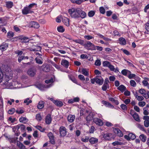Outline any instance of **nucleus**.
<instances>
[{"mask_svg": "<svg viewBox=\"0 0 149 149\" xmlns=\"http://www.w3.org/2000/svg\"><path fill=\"white\" fill-rule=\"evenodd\" d=\"M62 21L64 24L67 26H69V23L68 19L65 17H63L62 18Z\"/></svg>", "mask_w": 149, "mask_h": 149, "instance_id": "2eb2a0df", "label": "nucleus"}, {"mask_svg": "<svg viewBox=\"0 0 149 149\" xmlns=\"http://www.w3.org/2000/svg\"><path fill=\"white\" fill-rule=\"evenodd\" d=\"M17 130H19L21 131L24 130L25 129V127L24 125L19 124L16 127Z\"/></svg>", "mask_w": 149, "mask_h": 149, "instance_id": "bb28decb", "label": "nucleus"}, {"mask_svg": "<svg viewBox=\"0 0 149 149\" xmlns=\"http://www.w3.org/2000/svg\"><path fill=\"white\" fill-rule=\"evenodd\" d=\"M114 132L119 136H122L123 134L122 132L118 128H115L113 130Z\"/></svg>", "mask_w": 149, "mask_h": 149, "instance_id": "1a4fd4ad", "label": "nucleus"}, {"mask_svg": "<svg viewBox=\"0 0 149 149\" xmlns=\"http://www.w3.org/2000/svg\"><path fill=\"white\" fill-rule=\"evenodd\" d=\"M36 127L37 128V129L39 130L41 132H43L45 130L44 128H42L40 126H36Z\"/></svg>", "mask_w": 149, "mask_h": 149, "instance_id": "6e6d98bb", "label": "nucleus"}, {"mask_svg": "<svg viewBox=\"0 0 149 149\" xmlns=\"http://www.w3.org/2000/svg\"><path fill=\"white\" fill-rule=\"evenodd\" d=\"M139 138L140 140L143 142H144L146 141V136L143 134L139 136Z\"/></svg>", "mask_w": 149, "mask_h": 149, "instance_id": "2f4dec72", "label": "nucleus"}, {"mask_svg": "<svg viewBox=\"0 0 149 149\" xmlns=\"http://www.w3.org/2000/svg\"><path fill=\"white\" fill-rule=\"evenodd\" d=\"M44 102L42 101H40L39 102L38 105V107L39 109H41L44 107Z\"/></svg>", "mask_w": 149, "mask_h": 149, "instance_id": "cd10ccee", "label": "nucleus"}, {"mask_svg": "<svg viewBox=\"0 0 149 149\" xmlns=\"http://www.w3.org/2000/svg\"><path fill=\"white\" fill-rule=\"evenodd\" d=\"M118 89L120 91L122 92H123L126 90V88L123 85H121L118 87Z\"/></svg>", "mask_w": 149, "mask_h": 149, "instance_id": "c85d7f7f", "label": "nucleus"}, {"mask_svg": "<svg viewBox=\"0 0 149 149\" xmlns=\"http://www.w3.org/2000/svg\"><path fill=\"white\" fill-rule=\"evenodd\" d=\"M91 83L93 84L96 82L97 84H103L104 79L101 76H97L96 77L91 79Z\"/></svg>", "mask_w": 149, "mask_h": 149, "instance_id": "f257e3e1", "label": "nucleus"}, {"mask_svg": "<svg viewBox=\"0 0 149 149\" xmlns=\"http://www.w3.org/2000/svg\"><path fill=\"white\" fill-rule=\"evenodd\" d=\"M138 127L141 130H142V131L144 132L146 131L143 125H141L140 124H139L138 125Z\"/></svg>", "mask_w": 149, "mask_h": 149, "instance_id": "13d9d810", "label": "nucleus"}, {"mask_svg": "<svg viewBox=\"0 0 149 149\" xmlns=\"http://www.w3.org/2000/svg\"><path fill=\"white\" fill-rule=\"evenodd\" d=\"M132 111L131 110L130 111V114L132 115V117L134 120L140 122V120L138 114L136 113H134V114L132 115Z\"/></svg>", "mask_w": 149, "mask_h": 149, "instance_id": "ddd939ff", "label": "nucleus"}, {"mask_svg": "<svg viewBox=\"0 0 149 149\" xmlns=\"http://www.w3.org/2000/svg\"><path fill=\"white\" fill-rule=\"evenodd\" d=\"M93 121L97 125L101 126L103 124L102 121L97 118H95L93 119Z\"/></svg>", "mask_w": 149, "mask_h": 149, "instance_id": "9d476101", "label": "nucleus"}, {"mask_svg": "<svg viewBox=\"0 0 149 149\" xmlns=\"http://www.w3.org/2000/svg\"><path fill=\"white\" fill-rule=\"evenodd\" d=\"M35 51H40L41 49V47L40 46H35L34 47Z\"/></svg>", "mask_w": 149, "mask_h": 149, "instance_id": "680f3d73", "label": "nucleus"}, {"mask_svg": "<svg viewBox=\"0 0 149 149\" xmlns=\"http://www.w3.org/2000/svg\"><path fill=\"white\" fill-rule=\"evenodd\" d=\"M40 69L43 71L45 72H48L49 71V68L48 66L45 65H43L41 67Z\"/></svg>", "mask_w": 149, "mask_h": 149, "instance_id": "dca6fc26", "label": "nucleus"}, {"mask_svg": "<svg viewBox=\"0 0 149 149\" xmlns=\"http://www.w3.org/2000/svg\"><path fill=\"white\" fill-rule=\"evenodd\" d=\"M139 92L142 94L146 98V92L144 89H140Z\"/></svg>", "mask_w": 149, "mask_h": 149, "instance_id": "7c9ffc66", "label": "nucleus"}, {"mask_svg": "<svg viewBox=\"0 0 149 149\" xmlns=\"http://www.w3.org/2000/svg\"><path fill=\"white\" fill-rule=\"evenodd\" d=\"M6 7L8 8H10L13 6V3L11 1H8L6 3Z\"/></svg>", "mask_w": 149, "mask_h": 149, "instance_id": "72a5a7b5", "label": "nucleus"}, {"mask_svg": "<svg viewBox=\"0 0 149 149\" xmlns=\"http://www.w3.org/2000/svg\"><path fill=\"white\" fill-rule=\"evenodd\" d=\"M84 47L88 50H96L95 46L90 41H88L84 44Z\"/></svg>", "mask_w": 149, "mask_h": 149, "instance_id": "7ed1b4c3", "label": "nucleus"}, {"mask_svg": "<svg viewBox=\"0 0 149 149\" xmlns=\"http://www.w3.org/2000/svg\"><path fill=\"white\" fill-rule=\"evenodd\" d=\"M36 70L33 68H29L27 71V74L30 76L33 77L36 74Z\"/></svg>", "mask_w": 149, "mask_h": 149, "instance_id": "39448f33", "label": "nucleus"}, {"mask_svg": "<svg viewBox=\"0 0 149 149\" xmlns=\"http://www.w3.org/2000/svg\"><path fill=\"white\" fill-rule=\"evenodd\" d=\"M136 98L139 101H142L143 99L144 98L142 96H140L139 95H136Z\"/></svg>", "mask_w": 149, "mask_h": 149, "instance_id": "bf43d9fd", "label": "nucleus"}, {"mask_svg": "<svg viewBox=\"0 0 149 149\" xmlns=\"http://www.w3.org/2000/svg\"><path fill=\"white\" fill-rule=\"evenodd\" d=\"M84 38H85L88 40H90L93 38V37L90 36V35H86L84 36Z\"/></svg>", "mask_w": 149, "mask_h": 149, "instance_id": "338daca9", "label": "nucleus"}, {"mask_svg": "<svg viewBox=\"0 0 149 149\" xmlns=\"http://www.w3.org/2000/svg\"><path fill=\"white\" fill-rule=\"evenodd\" d=\"M48 136L49 139L51 143L52 144H54L55 143V141L53 134L50 132L48 134Z\"/></svg>", "mask_w": 149, "mask_h": 149, "instance_id": "f8f14e48", "label": "nucleus"}, {"mask_svg": "<svg viewBox=\"0 0 149 149\" xmlns=\"http://www.w3.org/2000/svg\"><path fill=\"white\" fill-rule=\"evenodd\" d=\"M52 121V119L51 116L50 115H47L45 119L46 123L47 124H49Z\"/></svg>", "mask_w": 149, "mask_h": 149, "instance_id": "4be33fe9", "label": "nucleus"}, {"mask_svg": "<svg viewBox=\"0 0 149 149\" xmlns=\"http://www.w3.org/2000/svg\"><path fill=\"white\" fill-rule=\"evenodd\" d=\"M144 123L146 127H148L149 126V120H145Z\"/></svg>", "mask_w": 149, "mask_h": 149, "instance_id": "0e129e2a", "label": "nucleus"}, {"mask_svg": "<svg viewBox=\"0 0 149 149\" xmlns=\"http://www.w3.org/2000/svg\"><path fill=\"white\" fill-rule=\"evenodd\" d=\"M81 10L80 8H77L75 10V18L79 17V15Z\"/></svg>", "mask_w": 149, "mask_h": 149, "instance_id": "b1692460", "label": "nucleus"}, {"mask_svg": "<svg viewBox=\"0 0 149 149\" xmlns=\"http://www.w3.org/2000/svg\"><path fill=\"white\" fill-rule=\"evenodd\" d=\"M86 13L84 11L81 10L79 15V17H80L81 18L83 19L86 17Z\"/></svg>", "mask_w": 149, "mask_h": 149, "instance_id": "f704fd0d", "label": "nucleus"}, {"mask_svg": "<svg viewBox=\"0 0 149 149\" xmlns=\"http://www.w3.org/2000/svg\"><path fill=\"white\" fill-rule=\"evenodd\" d=\"M110 63L107 61H105L103 63V65L104 66H107L108 67L110 65Z\"/></svg>", "mask_w": 149, "mask_h": 149, "instance_id": "49530a36", "label": "nucleus"}, {"mask_svg": "<svg viewBox=\"0 0 149 149\" xmlns=\"http://www.w3.org/2000/svg\"><path fill=\"white\" fill-rule=\"evenodd\" d=\"M57 30L59 32L61 33L63 32L65 30L63 26H58L57 28Z\"/></svg>", "mask_w": 149, "mask_h": 149, "instance_id": "473e14b6", "label": "nucleus"}, {"mask_svg": "<svg viewBox=\"0 0 149 149\" xmlns=\"http://www.w3.org/2000/svg\"><path fill=\"white\" fill-rule=\"evenodd\" d=\"M14 36V33L11 31L8 32L7 34V36L8 38H11Z\"/></svg>", "mask_w": 149, "mask_h": 149, "instance_id": "4c0bfd02", "label": "nucleus"}, {"mask_svg": "<svg viewBox=\"0 0 149 149\" xmlns=\"http://www.w3.org/2000/svg\"><path fill=\"white\" fill-rule=\"evenodd\" d=\"M8 44L5 43L0 46V49L2 51H3L6 50L8 48Z\"/></svg>", "mask_w": 149, "mask_h": 149, "instance_id": "412c9836", "label": "nucleus"}, {"mask_svg": "<svg viewBox=\"0 0 149 149\" xmlns=\"http://www.w3.org/2000/svg\"><path fill=\"white\" fill-rule=\"evenodd\" d=\"M15 110L14 108H13L9 110L8 111V113L9 114H12L15 112Z\"/></svg>", "mask_w": 149, "mask_h": 149, "instance_id": "8fccbe9b", "label": "nucleus"}, {"mask_svg": "<svg viewBox=\"0 0 149 149\" xmlns=\"http://www.w3.org/2000/svg\"><path fill=\"white\" fill-rule=\"evenodd\" d=\"M31 100H29V98H27L24 101V103H26L27 105H28L29 103H31Z\"/></svg>", "mask_w": 149, "mask_h": 149, "instance_id": "a18cd8bd", "label": "nucleus"}, {"mask_svg": "<svg viewBox=\"0 0 149 149\" xmlns=\"http://www.w3.org/2000/svg\"><path fill=\"white\" fill-rule=\"evenodd\" d=\"M145 28L148 31H149V20L146 24Z\"/></svg>", "mask_w": 149, "mask_h": 149, "instance_id": "e2e57ef3", "label": "nucleus"}, {"mask_svg": "<svg viewBox=\"0 0 149 149\" xmlns=\"http://www.w3.org/2000/svg\"><path fill=\"white\" fill-rule=\"evenodd\" d=\"M54 80L52 78L50 79H48L45 80V82L46 84H49L50 83H52L54 82Z\"/></svg>", "mask_w": 149, "mask_h": 149, "instance_id": "c03bdc74", "label": "nucleus"}, {"mask_svg": "<svg viewBox=\"0 0 149 149\" xmlns=\"http://www.w3.org/2000/svg\"><path fill=\"white\" fill-rule=\"evenodd\" d=\"M19 121L22 123H26L28 121V120L25 117H21L19 119Z\"/></svg>", "mask_w": 149, "mask_h": 149, "instance_id": "58836bf2", "label": "nucleus"}, {"mask_svg": "<svg viewBox=\"0 0 149 149\" xmlns=\"http://www.w3.org/2000/svg\"><path fill=\"white\" fill-rule=\"evenodd\" d=\"M119 40L120 44L123 45H125L126 44V41L124 38L122 37L120 38H119Z\"/></svg>", "mask_w": 149, "mask_h": 149, "instance_id": "5701e85b", "label": "nucleus"}, {"mask_svg": "<svg viewBox=\"0 0 149 149\" xmlns=\"http://www.w3.org/2000/svg\"><path fill=\"white\" fill-rule=\"evenodd\" d=\"M32 11L30 10L29 8L27 7H24L22 10V13L24 15H26L29 13H31Z\"/></svg>", "mask_w": 149, "mask_h": 149, "instance_id": "0eeeda50", "label": "nucleus"}, {"mask_svg": "<svg viewBox=\"0 0 149 149\" xmlns=\"http://www.w3.org/2000/svg\"><path fill=\"white\" fill-rule=\"evenodd\" d=\"M42 58L40 56H37L35 58V60L36 62L37 63L40 64H41L43 62L42 61Z\"/></svg>", "mask_w": 149, "mask_h": 149, "instance_id": "6ab92c4d", "label": "nucleus"}, {"mask_svg": "<svg viewBox=\"0 0 149 149\" xmlns=\"http://www.w3.org/2000/svg\"><path fill=\"white\" fill-rule=\"evenodd\" d=\"M131 73V72L126 69H124L121 71L122 74L126 76L127 75V73Z\"/></svg>", "mask_w": 149, "mask_h": 149, "instance_id": "e433bc0d", "label": "nucleus"}, {"mask_svg": "<svg viewBox=\"0 0 149 149\" xmlns=\"http://www.w3.org/2000/svg\"><path fill=\"white\" fill-rule=\"evenodd\" d=\"M59 132L61 136H64L66 134V130L65 128L63 126H61L59 128Z\"/></svg>", "mask_w": 149, "mask_h": 149, "instance_id": "423d86ee", "label": "nucleus"}, {"mask_svg": "<svg viewBox=\"0 0 149 149\" xmlns=\"http://www.w3.org/2000/svg\"><path fill=\"white\" fill-rule=\"evenodd\" d=\"M28 57L27 56L24 57V56H19L18 58V61L19 63L21 62V61L23 60L24 59H28Z\"/></svg>", "mask_w": 149, "mask_h": 149, "instance_id": "a19ab883", "label": "nucleus"}, {"mask_svg": "<svg viewBox=\"0 0 149 149\" xmlns=\"http://www.w3.org/2000/svg\"><path fill=\"white\" fill-rule=\"evenodd\" d=\"M36 118L38 120H40L42 119L41 117L39 114H37L36 116Z\"/></svg>", "mask_w": 149, "mask_h": 149, "instance_id": "774afa93", "label": "nucleus"}, {"mask_svg": "<svg viewBox=\"0 0 149 149\" xmlns=\"http://www.w3.org/2000/svg\"><path fill=\"white\" fill-rule=\"evenodd\" d=\"M6 72L5 74L6 77L9 79H11L12 78L13 75V72L10 69V71L9 70L7 71H6Z\"/></svg>", "mask_w": 149, "mask_h": 149, "instance_id": "4468645a", "label": "nucleus"}, {"mask_svg": "<svg viewBox=\"0 0 149 149\" xmlns=\"http://www.w3.org/2000/svg\"><path fill=\"white\" fill-rule=\"evenodd\" d=\"M93 119V115L92 114H90L87 116L86 120L87 122H89Z\"/></svg>", "mask_w": 149, "mask_h": 149, "instance_id": "c756f323", "label": "nucleus"}, {"mask_svg": "<svg viewBox=\"0 0 149 149\" xmlns=\"http://www.w3.org/2000/svg\"><path fill=\"white\" fill-rule=\"evenodd\" d=\"M95 13V11L91 10L88 13V15L89 17H92L94 15Z\"/></svg>", "mask_w": 149, "mask_h": 149, "instance_id": "79ce46f5", "label": "nucleus"}, {"mask_svg": "<svg viewBox=\"0 0 149 149\" xmlns=\"http://www.w3.org/2000/svg\"><path fill=\"white\" fill-rule=\"evenodd\" d=\"M68 13L72 18L74 17V8H72L68 10Z\"/></svg>", "mask_w": 149, "mask_h": 149, "instance_id": "a211bd4d", "label": "nucleus"}, {"mask_svg": "<svg viewBox=\"0 0 149 149\" xmlns=\"http://www.w3.org/2000/svg\"><path fill=\"white\" fill-rule=\"evenodd\" d=\"M82 74L85 76H87L88 74V72L86 69H82Z\"/></svg>", "mask_w": 149, "mask_h": 149, "instance_id": "864d4df0", "label": "nucleus"}, {"mask_svg": "<svg viewBox=\"0 0 149 149\" xmlns=\"http://www.w3.org/2000/svg\"><path fill=\"white\" fill-rule=\"evenodd\" d=\"M109 100L110 101L114 103L116 105H118L119 104V102L117 100H115L113 98L110 97L109 98Z\"/></svg>", "mask_w": 149, "mask_h": 149, "instance_id": "ea45409f", "label": "nucleus"}, {"mask_svg": "<svg viewBox=\"0 0 149 149\" xmlns=\"http://www.w3.org/2000/svg\"><path fill=\"white\" fill-rule=\"evenodd\" d=\"M130 139L134 140L136 138L135 135L132 133H130L129 134Z\"/></svg>", "mask_w": 149, "mask_h": 149, "instance_id": "37998d69", "label": "nucleus"}, {"mask_svg": "<svg viewBox=\"0 0 149 149\" xmlns=\"http://www.w3.org/2000/svg\"><path fill=\"white\" fill-rule=\"evenodd\" d=\"M89 137L88 136H86L85 138H82L81 140L82 141L85 142H86L88 141V139H89Z\"/></svg>", "mask_w": 149, "mask_h": 149, "instance_id": "603ef678", "label": "nucleus"}, {"mask_svg": "<svg viewBox=\"0 0 149 149\" xmlns=\"http://www.w3.org/2000/svg\"><path fill=\"white\" fill-rule=\"evenodd\" d=\"M63 17L61 16H59L56 19V21L58 23H60L61 22V19L62 20V18Z\"/></svg>", "mask_w": 149, "mask_h": 149, "instance_id": "09e8293b", "label": "nucleus"}, {"mask_svg": "<svg viewBox=\"0 0 149 149\" xmlns=\"http://www.w3.org/2000/svg\"><path fill=\"white\" fill-rule=\"evenodd\" d=\"M99 10L100 11V12L102 14H104L105 13V9L103 7H100L99 8Z\"/></svg>", "mask_w": 149, "mask_h": 149, "instance_id": "5fc2aeb1", "label": "nucleus"}, {"mask_svg": "<svg viewBox=\"0 0 149 149\" xmlns=\"http://www.w3.org/2000/svg\"><path fill=\"white\" fill-rule=\"evenodd\" d=\"M68 121L70 122H73L74 119V116L71 115H69L68 117Z\"/></svg>", "mask_w": 149, "mask_h": 149, "instance_id": "a878e982", "label": "nucleus"}, {"mask_svg": "<svg viewBox=\"0 0 149 149\" xmlns=\"http://www.w3.org/2000/svg\"><path fill=\"white\" fill-rule=\"evenodd\" d=\"M122 143L118 141H115L112 143L114 146L121 145Z\"/></svg>", "mask_w": 149, "mask_h": 149, "instance_id": "052dcab7", "label": "nucleus"}, {"mask_svg": "<svg viewBox=\"0 0 149 149\" xmlns=\"http://www.w3.org/2000/svg\"><path fill=\"white\" fill-rule=\"evenodd\" d=\"M53 103L58 106L61 107L63 105V103L61 101L57 100L53 101Z\"/></svg>", "mask_w": 149, "mask_h": 149, "instance_id": "393cba45", "label": "nucleus"}, {"mask_svg": "<svg viewBox=\"0 0 149 149\" xmlns=\"http://www.w3.org/2000/svg\"><path fill=\"white\" fill-rule=\"evenodd\" d=\"M17 145L20 149H26L25 146L19 141L17 142Z\"/></svg>", "mask_w": 149, "mask_h": 149, "instance_id": "c9c22d12", "label": "nucleus"}, {"mask_svg": "<svg viewBox=\"0 0 149 149\" xmlns=\"http://www.w3.org/2000/svg\"><path fill=\"white\" fill-rule=\"evenodd\" d=\"M111 133H107L103 135V138L106 140H110L112 139Z\"/></svg>", "mask_w": 149, "mask_h": 149, "instance_id": "6e6552de", "label": "nucleus"}, {"mask_svg": "<svg viewBox=\"0 0 149 149\" xmlns=\"http://www.w3.org/2000/svg\"><path fill=\"white\" fill-rule=\"evenodd\" d=\"M22 42H28L29 40L28 38L26 37H24L22 39Z\"/></svg>", "mask_w": 149, "mask_h": 149, "instance_id": "69168bd1", "label": "nucleus"}, {"mask_svg": "<svg viewBox=\"0 0 149 149\" xmlns=\"http://www.w3.org/2000/svg\"><path fill=\"white\" fill-rule=\"evenodd\" d=\"M95 64L96 66H100L101 64V63L100 60L99 59L96 60L95 62Z\"/></svg>", "mask_w": 149, "mask_h": 149, "instance_id": "4d7b16f0", "label": "nucleus"}, {"mask_svg": "<svg viewBox=\"0 0 149 149\" xmlns=\"http://www.w3.org/2000/svg\"><path fill=\"white\" fill-rule=\"evenodd\" d=\"M89 141L91 144H95L98 142V139L92 137L89 139Z\"/></svg>", "mask_w": 149, "mask_h": 149, "instance_id": "aec40b11", "label": "nucleus"}, {"mask_svg": "<svg viewBox=\"0 0 149 149\" xmlns=\"http://www.w3.org/2000/svg\"><path fill=\"white\" fill-rule=\"evenodd\" d=\"M109 86L108 84H104L102 87V89L104 91H106L107 89L109 88Z\"/></svg>", "mask_w": 149, "mask_h": 149, "instance_id": "3c124183", "label": "nucleus"}, {"mask_svg": "<svg viewBox=\"0 0 149 149\" xmlns=\"http://www.w3.org/2000/svg\"><path fill=\"white\" fill-rule=\"evenodd\" d=\"M5 85L6 87L5 88L10 89H14L16 88H23L29 86H22V84H18L19 85H21V86H17V84H3Z\"/></svg>", "mask_w": 149, "mask_h": 149, "instance_id": "f03ea898", "label": "nucleus"}, {"mask_svg": "<svg viewBox=\"0 0 149 149\" xmlns=\"http://www.w3.org/2000/svg\"><path fill=\"white\" fill-rule=\"evenodd\" d=\"M52 84H34L35 86L40 90H44L51 87Z\"/></svg>", "mask_w": 149, "mask_h": 149, "instance_id": "20e7f679", "label": "nucleus"}, {"mask_svg": "<svg viewBox=\"0 0 149 149\" xmlns=\"http://www.w3.org/2000/svg\"><path fill=\"white\" fill-rule=\"evenodd\" d=\"M3 102L2 98L0 97V108H2L3 107Z\"/></svg>", "mask_w": 149, "mask_h": 149, "instance_id": "de8ad7c7", "label": "nucleus"}, {"mask_svg": "<svg viewBox=\"0 0 149 149\" xmlns=\"http://www.w3.org/2000/svg\"><path fill=\"white\" fill-rule=\"evenodd\" d=\"M61 64L66 68H68L69 65V62L65 60H62Z\"/></svg>", "mask_w": 149, "mask_h": 149, "instance_id": "f3484780", "label": "nucleus"}, {"mask_svg": "<svg viewBox=\"0 0 149 149\" xmlns=\"http://www.w3.org/2000/svg\"><path fill=\"white\" fill-rule=\"evenodd\" d=\"M30 26L31 27L35 28H38L40 27V25L38 23L35 22H31L30 24Z\"/></svg>", "mask_w": 149, "mask_h": 149, "instance_id": "9b49d317", "label": "nucleus"}]
</instances>
